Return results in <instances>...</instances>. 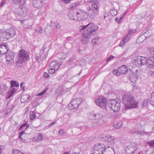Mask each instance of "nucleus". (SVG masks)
Wrapping results in <instances>:
<instances>
[{
    "label": "nucleus",
    "instance_id": "a878e982",
    "mask_svg": "<svg viewBox=\"0 0 154 154\" xmlns=\"http://www.w3.org/2000/svg\"><path fill=\"white\" fill-rule=\"evenodd\" d=\"M90 38L87 36L82 34L81 38L82 43L84 44H87L89 41Z\"/></svg>",
    "mask_w": 154,
    "mask_h": 154
},
{
    "label": "nucleus",
    "instance_id": "9d476101",
    "mask_svg": "<svg viewBox=\"0 0 154 154\" xmlns=\"http://www.w3.org/2000/svg\"><path fill=\"white\" fill-rule=\"evenodd\" d=\"M104 147L103 144H99L97 146L93 147L91 154H104L103 148Z\"/></svg>",
    "mask_w": 154,
    "mask_h": 154
},
{
    "label": "nucleus",
    "instance_id": "ddd939ff",
    "mask_svg": "<svg viewBox=\"0 0 154 154\" xmlns=\"http://www.w3.org/2000/svg\"><path fill=\"white\" fill-rule=\"evenodd\" d=\"M86 12L87 16H88L91 19L95 18L98 14V12L90 7L87 8Z\"/></svg>",
    "mask_w": 154,
    "mask_h": 154
},
{
    "label": "nucleus",
    "instance_id": "6ab92c4d",
    "mask_svg": "<svg viewBox=\"0 0 154 154\" xmlns=\"http://www.w3.org/2000/svg\"><path fill=\"white\" fill-rule=\"evenodd\" d=\"M103 146L104 147L102 148L104 154H115L114 149L112 147L109 146L105 147L104 144Z\"/></svg>",
    "mask_w": 154,
    "mask_h": 154
},
{
    "label": "nucleus",
    "instance_id": "a211bd4d",
    "mask_svg": "<svg viewBox=\"0 0 154 154\" xmlns=\"http://www.w3.org/2000/svg\"><path fill=\"white\" fill-rule=\"evenodd\" d=\"M44 4V0H33L32 5L36 8H40L42 7Z\"/></svg>",
    "mask_w": 154,
    "mask_h": 154
},
{
    "label": "nucleus",
    "instance_id": "de8ad7c7",
    "mask_svg": "<svg viewBox=\"0 0 154 154\" xmlns=\"http://www.w3.org/2000/svg\"><path fill=\"white\" fill-rule=\"evenodd\" d=\"M46 46L44 45L43 46L42 50L40 51V54H41L42 56L43 55V53L45 51V50L46 49Z\"/></svg>",
    "mask_w": 154,
    "mask_h": 154
},
{
    "label": "nucleus",
    "instance_id": "f8f14e48",
    "mask_svg": "<svg viewBox=\"0 0 154 154\" xmlns=\"http://www.w3.org/2000/svg\"><path fill=\"white\" fill-rule=\"evenodd\" d=\"M101 140L106 143H109L112 145L114 144L116 142V139L114 137L110 135L103 136L101 137Z\"/></svg>",
    "mask_w": 154,
    "mask_h": 154
},
{
    "label": "nucleus",
    "instance_id": "dca6fc26",
    "mask_svg": "<svg viewBox=\"0 0 154 154\" xmlns=\"http://www.w3.org/2000/svg\"><path fill=\"white\" fill-rule=\"evenodd\" d=\"M146 62L144 64H146L149 68H154V58L153 57H148L147 59L146 58Z\"/></svg>",
    "mask_w": 154,
    "mask_h": 154
},
{
    "label": "nucleus",
    "instance_id": "39448f33",
    "mask_svg": "<svg viewBox=\"0 0 154 154\" xmlns=\"http://www.w3.org/2000/svg\"><path fill=\"white\" fill-rule=\"evenodd\" d=\"M108 106L114 112H118L120 109V103L115 100H112L108 103Z\"/></svg>",
    "mask_w": 154,
    "mask_h": 154
},
{
    "label": "nucleus",
    "instance_id": "f3484780",
    "mask_svg": "<svg viewBox=\"0 0 154 154\" xmlns=\"http://www.w3.org/2000/svg\"><path fill=\"white\" fill-rule=\"evenodd\" d=\"M14 55L12 52L7 53L6 56V62L8 64H11L14 63Z\"/></svg>",
    "mask_w": 154,
    "mask_h": 154
},
{
    "label": "nucleus",
    "instance_id": "49530a36",
    "mask_svg": "<svg viewBox=\"0 0 154 154\" xmlns=\"http://www.w3.org/2000/svg\"><path fill=\"white\" fill-rule=\"evenodd\" d=\"M5 35V36L6 37V38H7V40H8L9 38H10V35L8 34V33L7 30L6 31H5L4 30V35Z\"/></svg>",
    "mask_w": 154,
    "mask_h": 154
},
{
    "label": "nucleus",
    "instance_id": "b1692460",
    "mask_svg": "<svg viewBox=\"0 0 154 154\" xmlns=\"http://www.w3.org/2000/svg\"><path fill=\"white\" fill-rule=\"evenodd\" d=\"M45 32L47 35H49L52 33L51 26L50 24H48L46 26Z\"/></svg>",
    "mask_w": 154,
    "mask_h": 154
},
{
    "label": "nucleus",
    "instance_id": "6e6552de",
    "mask_svg": "<svg viewBox=\"0 0 154 154\" xmlns=\"http://www.w3.org/2000/svg\"><path fill=\"white\" fill-rule=\"evenodd\" d=\"M82 101V99L80 98L73 99L68 105L69 109H72L77 108Z\"/></svg>",
    "mask_w": 154,
    "mask_h": 154
},
{
    "label": "nucleus",
    "instance_id": "f03ea898",
    "mask_svg": "<svg viewBox=\"0 0 154 154\" xmlns=\"http://www.w3.org/2000/svg\"><path fill=\"white\" fill-rule=\"evenodd\" d=\"M87 29L84 31L83 33V35L87 36L89 38L92 37L97 33L98 27L92 23H90L86 26H82L80 27V29L83 30L88 26H90Z\"/></svg>",
    "mask_w": 154,
    "mask_h": 154
},
{
    "label": "nucleus",
    "instance_id": "4d7b16f0",
    "mask_svg": "<svg viewBox=\"0 0 154 154\" xmlns=\"http://www.w3.org/2000/svg\"><path fill=\"white\" fill-rule=\"evenodd\" d=\"M150 31H149L147 32H146L144 33V36L145 37H148L150 36Z\"/></svg>",
    "mask_w": 154,
    "mask_h": 154
},
{
    "label": "nucleus",
    "instance_id": "052dcab7",
    "mask_svg": "<svg viewBox=\"0 0 154 154\" xmlns=\"http://www.w3.org/2000/svg\"><path fill=\"white\" fill-rule=\"evenodd\" d=\"M73 39V38L71 37H68L66 38V40L69 42H70V41Z\"/></svg>",
    "mask_w": 154,
    "mask_h": 154
},
{
    "label": "nucleus",
    "instance_id": "09e8293b",
    "mask_svg": "<svg viewBox=\"0 0 154 154\" xmlns=\"http://www.w3.org/2000/svg\"><path fill=\"white\" fill-rule=\"evenodd\" d=\"M47 89H45L42 92L38 93L37 94V96H41L44 94L47 91Z\"/></svg>",
    "mask_w": 154,
    "mask_h": 154
},
{
    "label": "nucleus",
    "instance_id": "5701e85b",
    "mask_svg": "<svg viewBox=\"0 0 154 154\" xmlns=\"http://www.w3.org/2000/svg\"><path fill=\"white\" fill-rule=\"evenodd\" d=\"M7 47L5 45H0V54H4L7 53L8 51Z\"/></svg>",
    "mask_w": 154,
    "mask_h": 154
},
{
    "label": "nucleus",
    "instance_id": "37998d69",
    "mask_svg": "<svg viewBox=\"0 0 154 154\" xmlns=\"http://www.w3.org/2000/svg\"><path fill=\"white\" fill-rule=\"evenodd\" d=\"M99 42V38H94L92 40V42L94 45H96Z\"/></svg>",
    "mask_w": 154,
    "mask_h": 154
},
{
    "label": "nucleus",
    "instance_id": "ea45409f",
    "mask_svg": "<svg viewBox=\"0 0 154 154\" xmlns=\"http://www.w3.org/2000/svg\"><path fill=\"white\" fill-rule=\"evenodd\" d=\"M35 113L33 111H31L30 112V118L31 120L34 119L35 117Z\"/></svg>",
    "mask_w": 154,
    "mask_h": 154
},
{
    "label": "nucleus",
    "instance_id": "0e129e2a",
    "mask_svg": "<svg viewBox=\"0 0 154 154\" xmlns=\"http://www.w3.org/2000/svg\"><path fill=\"white\" fill-rule=\"evenodd\" d=\"M55 26L57 29H60V24L59 23H57L55 25Z\"/></svg>",
    "mask_w": 154,
    "mask_h": 154
},
{
    "label": "nucleus",
    "instance_id": "a18cd8bd",
    "mask_svg": "<svg viewBox=\"0 0 154 154\" xmlns=\"http://www.w3.org/2000/svg\"><path fill=\"white\" fill-rule=\"evenodd\" d=\"M43 29L41 27H39L38 29H37L35 30V32L38 34H41L42 33L43 31Z\"/></svg>",
    "mask_w": 154,
    "mask_h": 154
},
{
    "label": "nucleus",
    "instance_id": "4c0bfd02",
    "mask_svg": "<svg viewBox=\"0 0 154 154\" xmlns=\"http://www.w3.org/2000/svg\"><path fill=\"white\" fill-rule=\"evenodd\" d=\"M25 133L24 131H22L20 133V135L18 138L22 140H24L25 137H24V135H25Z\"/></svg>",
    "mask_w": 154,
    "mask_h": 154
},
{
    "label": "nucleus",
    "instance_id": "338daca9",
    "mask_svg": "<svg viewBox=\"0 0 154 154\" xmlns=\"http://www.w3.org/2000/svg\"><path fill=\"white\" fill-rule=\"evenodd\" d=\"M114 57L113 56H112V55H111V56H110V57H109V58L108 59H107V60L106 61H108L110 59H112V58H113Z\"/></svg>",
    "mask_w": 154,
    "mask_h": 154
},
{
    "label": "nucleus",
    "instance_id": "7ed1b4c3",
    "mask_svg": "<svg viewBox=\"0 0 154 154\" xmlns=\"http://www.w3.org/2000/svg\"><path fill=\"white\" fill-rule=\"evenodd\" d=\"M29 57L28 52L23 49L20 50L17 57V62L21 64L26 62Z\"/></svg>",
    "mask_w": 154,
    "mask_h": 154
},
{
    "label": "nucleus",
    "instance_id": "0eeeda50",
    "mask_svg": "<svg viewBox=\"0 0 154 154\" xmlns=\"http://www.w3.org/2000/svg\"><path fill=\"white\" fill-rule=\"evenodd\" d=\"M50 68L48 70L49 72L51 74L54 73L57 71L60 66L59 63L57 61H54L49 64Z\"/></svg>",
    "mask_w": 154,
    "mask_h": 154
},
{
    "label": "nucleus",
    "instance_id": "72a5a7b5",
    "mask_svg": "<svg viewBox=\"0 0 154 154\" xmlns=\"http://www.w3.org/2000/svg\"><path fill=\"white\" fill-rule=\"evenodd\" d=\"M11 87H19V84L16 81H11L10 82Z\"/></svg>",
    "mask_w": 154,
    "mask_h": 154
},
{
    "label": "nucleus",
    "instance_id": "cd10ccee",
    "mask_svg": "<svg viewBox=\"0 0 154 154\" xmlns=\"http://www.w3.org/2000/svg\"><path fill=\"white\" fill-rule=\"evenodd\" d=\"M29 94L23 95H22L20 99L21 102L22 103L27 102L28 100L29 97Z\"/></svg>",
    "mask_w": 154,
    "mask_h": 154
},
{
    "label": "nucleus",
    "instance_id": "2f4dec72",
    "mask_svg": "<svg viewBox=\"0 0 154 154\" xmlns=\"http://www.w3.org/2000/svg\"><path fill=\"white\" fill-rule=\"evenodd\" d=\"M148 51L149 56L154 55V47H151L148 48Z\"/></svg>",
    "mask_w": 154,
    "mask_h": 154
},
{
    "label": "nucleus",
    "instance_id": "13d9d810",
    "mask_svg": "<svg viewBox=\"0 0 154 154\" xmlns=\"http://www.w3.org/2000/svg\"><path fill=\"white\" fill-rule=\"evenodd\" d=\"M28 125H27L26 123H25L23 124L22 125H21V126L20 127L19 129H23V128L24 127H25V126H26V128L27 127Z\"/></svg>",
    "mask_w": 154,
    "mask_h": 154
},
{
    "label": "nucleus",
    "instance_id": "c9c22d12",
    "mask_svg": "<svg viewBox=\"0 0 154 154\" xmlns=\"http://www.w3.org/2000/svg\"><path fill=\"white\" fill-rule=\"evenodd\" d=\"M150 103L154 106V91L151 94V97L150 100Z\"/></svg>",
    "mask_w": 154,
    "mask_h": 154
},
{
    "label": "nucleus",
    "instance_id": "8fccbe9b",
    "mask_svg": "<svg viewBox=\"0 0 154 154\" xmlns=\"http://www.w3.org/2000/svg\"><path fill=\"white\" fill-rule=\"evenodd\" d=\"M95 117V114L91 113L88 116L89 118L90 119H94Z\"/></svg>",
    "mask_w": 154,
    "mask_h": 154
},
{
    "label": "nucleus",
    "instance_id": "774afa93",
    "mask_svg": "<svg viewBox=\"0 0 154 154\" xmlns=\"http://www.w3.org/2000/svg\"><path fill=\"white\" fill-rule=\"evenodd\" d=\"M126 12H125L123 13L121 15V17H122V18L124 17L126 15Z\"/></svg>",
    "mask_w": 154,
    "mask_h": 154
},
{
    "label": "nucleus",
    "instance_id": "423d86ee",
    "mask_svg": "<svg viewBox=\"0 0 154 154\" xmlns=\"http://www.w3.org/2000/svg\"><path fill=\"white\" fill-rule=\"evenodd\" d=\"M137 148V143L135 142H132L125 147V150L127 154H133Z\"/></svg>",
    "mask_w": 154,
    "mask_h": 154
},
{
    "label": "nucleus",
    "instance_id": "393cba45",
    "mask_svg": "<svg viewBox=\"0 0 154 154\" xmlns=\"http://www.w3.org/2000/svg\"><path fill=\"white\" fill-rule=\"evenodd\" d=\"M69 18L72 20H77L76 11H74L72 13H69L68 15Z\"/></svg>",
    "mask_w": 154,
    "mask_h": 154
},
{
    "label": "nucleus",
    "instance_id": "58836bf2",
    "mask_svg": "<svg viewBox=\"0 0 154 154\" xmlns=\"http://www.w3.org/2000/svg\"><path fill=\"white\" fill-rule=\"evenodd\" d=\"M79 5L78 2H76L75 3H73L70 6V9L72 11L75 9L76 8V6Z\"/></svg>",
    "mask_w": 154,
    "mask_h": 154
},
{
    "label": "nucleus",
    "instance_id": "7c9ffc66",
    "mask_svg": "<svg viewBox=\"0 0 154 154\" xmlns=\"http://www.w3.org/2000/svg\"><path fill=\"white\" fill-rule=\"evenodd\" d=\"M8 90V87L5 84H3L0 86V90L1 94Z\"/></svg>",
    "mask_w": 154,
    "mask_h": 154
},
{
    "label": "nucleus",
    "instance_id": "20e7f679",
    "mask_svg": "<svg viewBox=\"0 0 154 154\" xmlns=\"http://www.w3.org/2000/svg\"><path fill=\"white\" fill-rule=\"evenodd\" d=\"M146 58L140 56H137L133 57L131 59V62L136 66H139L144 65L146 62Z\"/></svg>",
    "mask_w": 154,
    "mask_h": 154
},
{
    "label": "nucleus",
    "instance_id": "a19ab883",
    "mask_svg": "<svg viewBox=\"0 0 154 154\" xmlns=\"http://www.w3.org/2000/svg\"><path fill=\"white\" fill-rule=\"evenodd\" d=\"M12 153L13 154H25L20 150L17 149H13Z\"/></svg>",
    "mask_w": 154,
    "mask_h": 154
},
{
    "label": "nucleus",
    "instance_id": "69168bd1",
    "mask_svg": "<svg viewBox=\"0 0 154 154\" xmlns=\"http://www.w3.org/2000/svg\"><path fill=\"white\" fill-rule=\"evenodd\" d=\"M62 1H63L65 3H69L71 0H61Z\"/></svg>",
    "mask_w": 154,
    "mask_h": 154
},
{
    "label": "nucleus",
    "instance_id": "79ce46f5",
    "mask_svg": "<svg viewBox=\"0 0 154 154\" xmlns=\"http://www.w3.org/2000/svg\"><path fill=\"white\" fill-rule=\"evenodd\" d=\"M110 13L112 16H114L117 14V11L115 9H112L110 11Z\"/></svg>",
    "mask_w": 154,
    "mask_h": 154
},
{
    "label": "nucleus",
    "instance_id": "473e14b6",
    "mask_svg": "<svg viewBox=\"0 0 154 154\" xmlns=\"http://www.w3.org/2000/svg\"><path fill=\"white\" fill-rule=\"evenodd\" d=\"M102 112H100L97 114H95V119H98L100 118H103L104 116H107V115H103L102 114Z\"/></svg>",
    "mask_w": 154,
    "mask_h": 154
},
{
    "label": "nucleus",
    "instance_id": "9b49d317",
    "mask_svg": "<svg viewBox=\"0 0 154 154\" xmlns=\"http://www.w3.org/2000/svg\"><path fill=\"white\" fill-rule=\"evenodd\" d=\"M95 102L96 104L100 107L103 108H106V100L103 97H99L96 99Z\"/></svg>",
    "mask_w": 154,
    "mask_h": 154
},
{
    "label": "nucleus",
    "instance_id": "e2e57ef3",
    "mask_svg": "<svg viewBox=\"0 0 154 154\" xmlns=\"http://www.w3.org/2000/svg\"><path fill=\"white\" fill-rule=\"evenodd\" d=\"M149 144L150 146L154 147V141H151L149 143Z\"/></svg>",
    "mask_w": 154,
    "mask_h": 154
},
{
    "label": "nucleus",
    "instance_id": "1a4fd4ad",
    "mask_svg": "<svg viewBox=\"0 0 154 154\" xmlns=\"http://www.w3.org/2000/svg\"><path fill=\"white\" fill-rule=\"evenodd\" d=\"M14 11L16 16L21 17L25 16L27 14V10L25 7H20L15 8Z\"/></svg>",
    "mask_w": 154,
    "mask_h": 154
},
{
    "label": "nucleus",
    "instance_id": "f257e3e1",
    "mask_svg": "<svg viewBox=\"0 0 154 154\" xmlns=\"http://www.w3.org/2000/svg\"><path fill=\"white\" fill-rule=\"evenodd\" d=\"M122 98L126 109L137 108L138 106L137 102L134 100V97L129 93L123 94Z\"/></svg>",
    "mask_w": 154,
    "mask_h": 154
},
{
    "label": "nucleus",
    "instance_id": "e433bc0d",
    "mask_svg": "<svg viewBox=\"0 0 154 154\" xmlns=\"http://www.w3.org/2000/svg\"><path fill=\"white\" fill-rule=\"evenodd\" d=\"M43 140V136L42 134L39 133L37 139V142L42 141Z\"/></svg>",
    "mask_w": 154,
    "mask_h": 154
},
{
    "label": "nucleus",
    "instance_id": "412c9836",
    "mask_svg": "<svg viewBox=\"0 0 154 154\" xmlns=\"http://www.w3.org/2000/svg\"><path fill=\"white\" fill-rule=\"evenodd\" d=\"M89 2H91L93 4L92 5V7L94 10L98 13L99 8L97 5L99 2L98 0H89Z\"/></svg>",
    "mask_w": 154,
    "mask_h": 154
},
{
    "label": "nucleus",
    "instance_id": "5fc2aeb1",
    "mask_svg": "<svg viewBox=\"0 0 154 154\" xmlns=\"http://www.w3.org/2000/svg\"><path fill=\"white\" fill-rule=\"evenodd\" d=\"M6 2V0H2V2L0 4V8L3 7L5 5Z\"/></svg>",
    "mask_w": 154,
    "mask_h": 154
},
{
    "label": "nucleus",
    "instance_id": "603ef678",
    "mask_svg": "<svg viewBox=\"0 0 154 154\" xmlns=\"http://www.w3.org/2000/svg\"><path fill=\"white\" fill-rule=\"evenodd\" d=\"M58 132L59 134H60V136H63L65 134V131L63 130H59Z\"/></svg>",
    "mask_w": 154,
    "mask_h": 154
},
{
    "label": "nucleus",
    "instance_id": "680f3d73",
    "mask_svg": "<svg viewBox=\"0 0 154 154\" xmlns=\"http://www.w3.org/2000/svg\"><path fill=\"white\" fill-rule=\"evenodd\" d=\"M44 76L46 78H48L49 76V75L48 73L46 72H45L43 74Z\"/></svg>",
    "mask_w": 154,
    "mask_h": 154
},
{
    "label": "nucleus",
    "instance_id": "c85d7f7f",
    "mask_svg": "<svg viewBox=\"0 0 154 154\" xmlns=\"http://www.w3.org/2000/svg\"><path fill=\"white\" fill-rule=\"evenodd\" d=\"M7 31L10 35V38L13 37L16 34L15 30L12 28H10Z\"/></svg>",
    "mask_w": 154,
    "mask_h": 154
},
{
    "label": "nucleus",
    "instance_id": "3c124183",
    "mask_svg": "<svg viewBox=\"0 0 154 154\" xmlns=\"http://www.w3.org/2000/svg\"><path fill=\"white\" fill-rule=\"evenodd\" d=\"M123 18L120 17L119 18L116 17L115 19V20L118 23H121V21Z\"/></svg>",
    "mask_w": 154,
    "mask_h": 154
},
{
    "label": "nucleus",
    "instance_id": "4468645a",
    "mask_svg": "<svg viewBox=\"0 0 154 154\" xmlns=\"http://www.w3.org/2000/svg\"><path fill=\"white\" fill-rule=\"evenodd\" d=\"M128 71L126 66L125 65H122L119 67L118 69L114 70L113 73L114 75H119L120 74H125Z\"/></svg>",
    "mask_w": 154,
    "mask_h": 154
},
{
    "label": "nucleus",
    "instance_id": "bf43d9fd",
    "mask_svg": "<svg viewBox=\"0 0 154 154\" xmlns=\"http://www.w3.org/2000/svg\"><path fill=\"white\" fill-rule=\"evenodd\" d=\"M136 32V31L135 29L131 30L128 32V33H130L131 35V34H134L135 32Z\"/></svg>",
    "mask_w": 154,
    "mask_h": 154
},
{
    "label": "nucleus",
    "instance_id": "864d4df0",
    "mask_svg": "<svg viewBox=\"0 0 154 154\" xmlns=\"http://www.w3.org/2000/svg\"><path fill=\"white\" fill-rule=\"evenodd\" d=\"M60 58H62V59H65L66 55V54L64 53H61L60 54Z\"/></svg>",
    "mask_w": 154,
    "mask_h": 154
},
{
    "label": "nucleus",
    "instance_id": "2eb2a0df",
    "mask_svg": "<svg viewBox=\"0 0 154 154\" xmlns=\"http://www.w3.org/2000/svg\"><path fill=\"white\" fill-rule=\"evenodd\" d=\"M77 20H81L86 19L87 17L86 14L81 10L76 11Z\"/></svg>",
    "mask_w": 154,
    "mask_h": 154
},
{
    "label": "nucleus",
    "instance_id": "bb28decb",
    "mask_svg": "<svg viewBox=\"0 0 154 154\" xmlns=\"http://www.w3.org/2000/svg\"><path fill=\"white\" fill-rule=\"evenodd\" d=\"M26 0H12L14 3L18 4L20 6H23L26 3Z\"/></svg>",
    "mask_w": 154,
    "mask_h": 154
},
{
    "label": "nucleus",
    "instance_id": "aec40b11",
    "mask_svg": "<svg viewBox=\"0 0 154 154\" xmlns=\"http://www.w3.org/2000/svg\"><path fill=\"white\" fill-rule=\"evenodd\" d=\"M131 38V35L130 33H128L126 36L121 41L119 46L122 47L124 46L129 41Z\"/></svg>",
    "mask_w": 154,
    "mask_h": 154
},
{
    "label": "nucleus",
    "instance_id": "6e6d98bb",
    "mask_svg": "<svg viewBox=\"0 0 154 154\" xmlns=\"http://www.w3.org/2000/svg\"><path fill=\"white\" fill-rule=\"evenodd\" d=\"M122 124V123L121 122H118L117 124L116 128L117 129L119 128H120Z\"/></svg>",
    "mask_w": 154,
    "mask_h": 154
},
{
    "label": "nucleus",
    "instance_id": "c03bdc74",
    "mask_svg": "<svg viewBox=\"0 0 154 154\" xmlns=\"http://www.w3.org/2000/svg\"><path fill=\"white\" fill-rule=\"evenodd\" d=\"M147 101H142L141 102H140V104L141 107H144L146 106L147 105Z\"/></svg>",
    "mask_w": 154,
    "mask_h": 154
},
{
    "label": "nucleus",
    "instance_id": "c756f323",
    "mask_svg": "<svg viewBox=\"0 0 154 154\" xmlns=\"http://www.w3.org/2000/svg\"><path fill=\"white\" fill-rule=\"evenodd\" d=\"M5 35H4V30H0V39L2 41L7 40V38H6Z\"/></svg>",
    "mask_w": 154,
    "mask_h": 154
},
{
    "label": "nucleus",
    "instance_id": "f704fd0d",
    "mask_svg": "<svg viewBox=\"0 0 154 154\" xmlns=\"http://www.w3.org/2000/svg\"><path fill=\"white\" fill-rule=\"evenodd\" d=\"M137 77L136 75H134L130 77V80L132 82H135L137 80Z\"/></svg>",
    "mask_w": 154,
    "mask_h": 154
},
{
    "label": "nucleus",
    "instance_id": "4be33fe9",
    "mask_svg": "<svg viewBox=\"0 0 154 154\" xmlns=\"http://www.w3.org/2000/svg\"><path fill=\"white\" fill-rule=\"evenodd\" d=\"M16 91V89L15 88H12L11 90H9L5 96L6 99L10 98L14 94Z\"/></svg>",
    "mask_w": 154,
    "mask_h": 154
}]
</instances>
